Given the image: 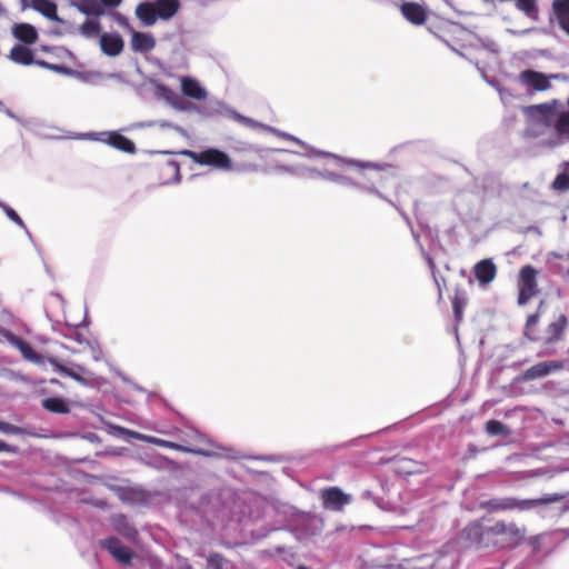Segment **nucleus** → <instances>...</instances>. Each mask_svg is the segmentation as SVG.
Wrapping results in <instances>:
<instances>
[{"label":"nucleus","instance_id":"1","mask_svg":"<svg viewBox=\"0 0 569 569\" xmlns=\"http://www.w3.org/2000/svg\"><path fill=\"white\" fill-rule=\"evenodd\" d=\"M566 498L563 493H547L536 499H518L515 497L493 498L482 501L480 507L488 512L529 511L540 506L559 502Z\"/></svg>","mask_w":569,"mask_h":569},{"label":"nucleus","instance_id":"2","mask_svg":"<svg viewBox=\"0 0 569 569\" xmlns=\"http://www.w3.org/2000/svg\"><path fill=\"white\" fill-rule=\"evenodd\" d=\"M526 528L519 527L515 522L503 520L496 521L488 527L487 548L506 549L516 548L523 542Z\"/></svg>","mask_w":569,"mask_h":569},{"label":"nucleus","instance_id":"3","mask_svg":"<svg viewBox=\"0 0 569 569\" xmlns=\"http://www.w3.org/2000/svg\"><path fill=\"white\" fill-rule=\"evenodd\" d=\"M179 9V0H154L139 3L136 8V16L144 26H153L158 19H171Z\"/></svg>","mask_w":569,"mask_h":569},{"label":"nucleus","instance_id":"4","mask_svg":"<svg viewBox=\"0 0 569 569\" xmlns=\"http://www.w3.org/2000/svg\"><path fill=\"white\" fill-rule=\"evenodd\" d=\"M186 154L197 164L212 167L216 170L230 171L233 168L230 157L216 148L203 151H186Z\"/></svg>","mask_w":569,"mask_h":569},{"label":"nucleus","instance_id":"5","mask_svg":"<svg viewBox=\"0 0 569 569\" xmlns=\"http://www.w3.org/2000/svg\"><path fill=\"white\" fill-rule=\"evenodd\" d=\"M537 274V270L530 264L523 266L520 269L518 279V305L523 306L538 295Z\"/></svg>","mask_w":569,"mask_h":569},{"label":"nucleus","instance_id":"6","mask_svg":"<svg viewBox=\"0 0 569 569\" xmlns=\"http://www.w3.org/2000/svg\"><path fill=\"white\" fill-rule=\"evenodd\" d=\"M560 103L558 100L551 102L529 106L527 108V114L536 123L546 128H553L557 113L559 111Z\"/></svg>","mask_w":569,"mask_h":569},{"label":"nucleus","instance_id":"7","mask_svg":"<svg viewBox=\"0 0 569 569\" xmlns=\"http://www.w3.org/2000/svg\"><path fill=\"white\" fill-rule=\"evenodd\" d=\"M487 533L488 527H483L480 521H472L461 530L459 541L466 548H487Z\"/></svg>","mask_w":569,"mask_h":569},{"label":"nucleus","instance_id":"8","mask_svg":"<svg viewBox=\"0 0 569 569\" xmlns=\"http://www.w3.org/2000/svg\"><path fill=\"white\" fill-rule=\"evenodd\" d=\"M558 74H545L531 69L523 70L519 73V82L529 91L542 92L551 88V79H557Z\"/></svg>","mask_w":569,"mask_h":569},{"label":"nucleus","instance_id":"9","mask_svg":"<svg viewBox=\"0 0 569 569\" xmlns=\"http://www.w3.org/2000/svg\"><path fill=\"white\" fill-rule=\"evenodd\" d=\"M386 462H392L395 472L405 477L425 475L429 471L428 462L415 460L408 457L395 456Z\"/></svg>","mask_w":569,"mask_h":569},{"label":"nucleus","instance_id":"10","mask_svg":"<svg viewBox=\"0 0 569 569\" xmlns=\"http://www.w3.org/2000/svg\"><path fill=\"white\" fill-rule=\"evenodd\" d=\"M322 507L328 510L342 511L351 502V496L345 493L339 487L325 488L320 492Z\"/></svg>","mask_w":569,"mask_h":569},{"label":"nucleus","instance_id":"11","mask_svg":"<svg viewBox=\"0 0 569 569\" xmlns=\"http://www.w3.org/2000/svg\"><path fill=\"white\" fill-rule=\"evenodd\" d=\"M562 368L563 362L560 360L542 361L528 368L519 379L521 381H532L547 377L552 372L561 370Z\"/></svg>","mask_w":569,"mask_h":569},{"label":"nucleus","instance_id":"12","mask_svg":"<svg viewBox=\"0 0 569 569\" xmlns=\"http://www.w3.org/2000/svg\"><path fill=\"white\" fill-rule=\"evenodd\" d=\"M403 18L413 26H422L428 19V10L418 2L406 1L400 6Z\"/></svg>","mask_w":569,"mask_h":569},{"label":"nucleus","instance_id":"13","mask_svg":"<svg viewBox=\"0 0 569 569\" xmlns=\"http://www.w3.org/2000/svg\"><path fill=\"white\" fill-rule=\"evenodd\" d=\"M102 547L108 550L111 556L123 565L130 563L133 552L132 550L122 545L121 541L116 537L107 538L102 541Z\"/></svg>","mask_w":569,"mask_h":569},{"label":"nucleus","instance_id":"14","mask_svg":"<svg viewBox=\"0 0 569 569\" xmlns=\"http://www.w3.org/2000/svg\"><path fill=\"white\" fill-rule=\"evenodd\" d=\"M123 47V39L119 33H102L100 36V48L109 57L119 56Z\"/></svg>","mask_w":569,"mask_h":569},{"label":"nucleus","instance_id":"15","mask_svg":"<svg viewBox=\"0 0 569 569\" xmlns=\"http://www.w3.org/2000/svg\"><path fill=\"white\" fill-rule=\"evenodd\" d=\"M473 273L480 284H489L497 276V267L491 259H483L475 264Z\"/></svg>","mask_w":569,"mask_h":569},{"label":"nucleus","instance_id":"16","mask_svg":"<svg viewBox=\"0 0 569 569\" xmlns=\"http://www.w3.org/2000/svg\"><path fill=\"white\" fill-rule=\"evenodd\" d=\"M568 327V319L565 315H559V317L550 322L546 329V345H553L562 339L563 333Z\"/></svg>","mask_w":569,"mask_h":569},{"label":"nucleus","instance_id":"17","mask_svg":"<svg viewBox=\"0 0 569 569\" xmlns=\"http://www.w3.org/2000/svg\"><path fill=\"white\" fill-rule=\"evenodd\" d=\"M102 136H106V139H102V141L107 142L109 146L127 152V153H133L136 151L134 143L128 139L127 137L118 133V132H106L101 133Z\"/></svg>","mask_w":569,"mask_h":569},{"label":"nucleus","instance_id":"18","mask_svg":"<svg viewBox=\"0 0 569 569\" xmlns=\"http://www.w3.org/2000/svg\"><path fill=\"white\" fill-rule=\"evenodd\" d=\"M551 9L559 27L569 36V0H553Z\"/></svg>","mask_w":569,"mask_h":569},{"label":"nucleus","instance_id":"19","mask_svg":"<svg viewBox=\"0 0 569 569\" xmlns=\"http://www.w3.org/2000/svg\"><path fill=\"white\" fill-rule=\"evenodd\" d=\"M12 34L16 39L26 44H33L38 40V31L30 23H17L12 27Z\"/></svg>","mask_w":569,"mask_h":569},{"label":"nucleus","instance_id":"20","mask_svg":"<svg viewBox=\"0 0 569 569\" xmlns=\"http://www.w3.org/2000/svg\"><path fill=\"white\" fill-rule=\"evenodd\" d=\"M156 47V40L150 33L133 31L131 48L136 52H149Z\"/></svg>","mask_w":569,"mask_h":569},{"label":"nucleus","instance_id":"21","mask_svg":"<svg viewBox=\"0 0 569 569\" xmlns=\"http://www.w3.org/2000/svg\"><path fill=\"white\" fill-rule=\"evenodd\" d=\"M181 91L186 97L202 100L207 97L206 90L200 86V83L189 77H183L181 79Z\"/></svg>","mask_w":569,"mask_h":569},{"label":"nucleus","instance_id":"22","mask_svg":"<svg viewBox=\"0 0 569 569\" xmlns=\"http://www.w3.org/2000/svg\"><path fill=\"white\" fill-rule=\"evenodd\" d=\"M73 6L83 14L99 18L104 9L99 0H74Z\"/></svg>","mask_w":569,"mask_h":569},{"label":"nucleus","instance_id":"23","mask_svg":"<svg viewBox=\"0 0 569 569\" xmlns=\"http://www.w3.org/2000/svg\"><path fill=\"white\" fill-rule=\"evenodd\" d=\"M10 59L22 66H30L34 62L33 52L26 46L16 44L10 50Z\"/></svg>","mask_w":569,"mask_h":569},{"label":"nucleus","instance_id":"24","mask_svg":"<svg viewBox=\"0 0 569 569\" xmlns=\"http://www.w3.org/2000/svg\"><path fill=\"white\" fill-rule=\"evenodd\" d=\"M41 405L43 409L52 413L66 415L70 412L69 402L61 397L46 398L42 400Z\"/></svg>","mask_w":569,"mask_h":569},{"label":"nucleus","instance_id":"25","mask_svg":"<svg viewBox=\"0 0 569 569\" xmlns=\"http://www.w3.org/2000/svg\"><path fill=\"white\" fill-rule=\"evenodd\" d=\"M32 8L50 20L61 21L57 13V4L51 0H32Z\"/></svg>","mask_w":569,"mask_h":569},{"label":"nucleus","instance_id":"26","mask_svg":"<svg viewBox=\"0 0 569 569\" xmlns=\"http://www.w3.org/2000/svg\"><path fill=\"white\" fill-rule=\"evenodd\" d=\"M467 305L466 292L461 288H456L452 298V309L456 323H460L463 318V309Z\"/></svg>","mask_w":569,"mask_h":569},{"label":"nucleus","instance_id":"27","mask_svg":"<svg viewBox=\"0 0 569 569\" xmlns=\"http://www.w3.org/2000/svg\"><path fill=\"white\" fill-rule=\"evenodd\" d=\"M515 7L532 21L539 20V8L537 0H513Z\"/></svg>","mask_w":569,"mask_h":569},{"label":"nucleus","instance_id":"28","mask_svg":"<svg viewBox=\"0 0 569 569\" xmlns=\"http://www.w3.org/2000/svg\"><path fill=\"white\" fill-rule=\"evenodd\" d=\"M136 438L138 439H142L149 443H152V445H156V446H159V447H163V448H168V449H173V450H177V451H182V452H192L191 449L187 448V447H183L179 443H176V442H172V441H169V440H164V439H160V438H157V437H151V436H142L140 433H136Z\"/></svg>","mask_w":569,"mask_h":569},{"label":"nucleus","instance_id":"29","mask_svg":"<svg viewBox=\"0 0 569 569\" xmlns=\"http://www.w3.org/2000/svg\"><path fill=\"white\" fill-rule=\"evenodd\" d=\"M102 30L101 23L98 18H89L87 19L80 27L79 32L84 38L91 39L96 38L100 34Z\"/></svg>","mask_w":569,"mask_h":569},{"label":"nucleus","instance_id":"30","mask_svg":"<svg viewBox=\"0 0 569 569\" xmlns=\"http://www.w3.org/2000/svg\"><path fill=\"white\" fill-rule=\"evenodd\" d=\"M16 346L26 360L34 363L42 362V357L32 348L29 342L24 341L23 339H17Z\"/></svg>","mask_w":569,"mask_h":569},{"label":"nucleus","instance_id":"31","mask_svg":"<svg viewBox=\"0 0 569 569\" xmlns=\"http://www.w3.org/2000/svg\"><path fill=\"white\" fill-rule=\"evenodd\" d=\"M551 188L558 192L569 191V162L566 163L565 170L556 176L551 183Z\"/></svg>","mask_w":569,"mask_h":569},{"label":"nucleus","instance_id":"32","mask_svg":"<svg viewBox=\"0 0 569 569\" xmlns=\"http://www.w3.org/2000/svg\"><path fill=\"white\" fill-rule=\"evenodd\" d=\"M553 129L558 134L569 137V111H558Z\"/></svg>","mask_w":569,"mask_h":569},{"label":"nucleus","instance_id":"33","mask_svg":"<svg viewBox=\"0 0 569 569\" xmlns=\"http://www.w3.org/2000/svg\"><path fill=\"white\" fill-rule=\"evenodd\" d=\"M539 323V313H532L527 318L526 326H525V336L530 341H537L539 339L537 326Z\"/></svg>","mask_w":569,"mask_h":569},{"label":"nucleus","instance_id":"34","mask_svg":"<svg viewBox=\"0 0 569 569\" xmlns=\"http://www.w3.org/2000/svg\"><path fill=\"white\" fill-rule=\"evenodd\" d=\"M485 430L490 436L508 435L507 427L499 420H489L486 422Z\"/></svg>","mask_w":569,"mask_h":569},{"label":"nucleus","instance_id":"35","mask_svg":"<svg viewBox=\"0 0 569 569\" xmlns=\"http://www.w3.org/2000/svg\"><path fill=\"white\" fill-rule=\"evenodd\" d=\"M357 167L361 168V169H369L371 171V177H370V180L372 182H377V183H381L382 182V168L377 166V164H372V163H357Z\"/></svg>","mask_w":569,"mask_h":569},{"label":"nucleus","instance_id":"36","mask_svg":"<svg viewBox=\"0 0 569 569\" xmlns=\"http://www.w3.org/2000/svg\"><path fill=\"white\" fill-rule=\"evenodd\" d=\"M232 118L237 122H239V123H241V124H243V126H246L248 128H251V129L264 128L260 122H258V121H256V120H253L251 118L244 117V116H242L240 113H237V112H232Z\"/></svg>","mask_w":569,"mask_h":569},{"label":"nucleus","instance_id":"37","mask_svg":"<svg viewBox=\"0 0 569 569\" xmlns=\"http://www.w3.org/2000/svg\"><path fill=\"white\" fill-rule=\"evenodd\" d=\"M0 208L4 211V213L11 221L17 223L18 226H21V227L23 226L22 219L11 207H9L8 204H6L3 202H0Z\"/></svg>","mask_w":569,"mask_h":569},{"label":"nucleus","instance_id":"38","mask_svg":"<svg viewBox=\"0 0 569 569\" xmlns=\"http://www.w3.org/2000/svg\"><path fill=\"white\" fill-rule=\"evenodd\" d=\"M224 562V558L220 553H211L208 557V566L211 569H222Z\"/></svg>","mask_w":569,"mask_h":569},{"label":"nucleus","instance_id":"39","mask_svg":"<svg viewBox=\"0 0 569 569\" xmlns=\"http://www.w3.org/2000/svg\"><path fill=\"white\" fill-rule=\"evenodd\" d=\"M57 370L79 382H84V379L73 369L57 363Z\"/></svg>","mask_w":569,"mask_h":569},{"label":"nucleus","instance_id":"40","mask_svg":"<svg viewBox=\"0 0 569 569\" xmlns=\"http://www.w3.org/2000/svg\"><path fill=\"white\" fill-rule=\"evenodd\" d=\"M163 169L173 173V174H178L179 173V166L176 161H167L164 164H163Z\"/></svg>","mask_w":569,"mask_h":569},{"label":"nucleus","instance_id":"41","mask_svg":"<svg viewBox=\"0 0 569 569\" xmlns=\"http://www.w3.org/2000/svg\"><path fill=\"white\" fill-rule=\"evenodd\" d=\"M17 428L8 422L0 421V431L6 433H13L16 432Z\"/></svg>","mask_w":569,"mask_h":569},{"label":"nucleus","instance_id":"42","mask_svg":"<svg viewBox=\"0 0 569 569\" xmlns=\"http://www.w3.org/2000/svg\"><path fill=\"white\" fill-rule=\"evenodd\" d=\"M34 63H37L40 67L48 68V69H51V70H59L60 69L59 66L50 64V63H48V62H46L43 60L34 61Z\"/></svg>","mask_w":569,"mask_h":569},{"label":"nucleus","instance_id":"43","mask_svg":"<svg viewBox=\"0 0 569 569\" xmlns=\"http://www.w3.org/2000/svg\"><path fill=\"white\" fill-rule=\"evenodd\" d=\"M122 0H100V3L108 7H118Z\"/></svg>","mask_w":569,"mask_h":569},{"label":"nucleus","instance_id":"44","mask_svg":"<svg viewBox=\"0 0 569 569\" xmlns=\"http://www.w3.org/2000/svg\"><path fill=\"white\" fill-rule=\"evenodd\" d=\"M10 446L6 443L4 441L0 440V452L2 451H10Z\"/></svg>","mask_w":569,"mask_h":569},{"label":"nucleus","instance_id":"45","mask_svg":"<svg viewBox=\"0 0 569 569\" xmlns=\"http://www.w3.org/2000/svg\"><path fill=\"white\" fill-rule=\"evenodd\" d=\"M436 283L438 286L439 299H441L442 298V289H441L440 283H439V281L437 279H436Z\"/></svg>","mask_w":569,"mask_h":569},{"label":"nucleus","instance_id":"46","mask_svg":"<svg viewBox=\"0 0 569 569\" xmlns=\"http://www.w3.org/2000/svg\"><path fill=\"white\" fill-rule=\"evenodd\" d=\"M298 569H308V568L305 566H300V567H298Z\"/></svg>","mask_w":569,"mask_h":569},{"label":"nucleus","instance_id":"47","mask_svg":"<svg viewBox=\"0 0 569 569\" xmlns=\"http://www.w3.org/2000/svg\"><path fill=\"white\" fill-rule=\"evenodd\" d=\"M568 107H569V97H568Z\"/></svg>","mask_w":569,"mask_h":569}]
</instances>
